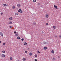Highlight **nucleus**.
I'll return each instance as SVG.
<instances>
[{"label": "nucleus", "mask_w": 61, "mask_h": 61, "mask_svg": "<svg viewBox=\"0 0 61 61\" xmlns=\"http://www.w3.org/2000/svg\"><path fill=\"white\" fill-rule=\"evenodd\" d=\"M21 6V5L20 4H18L17 5V6H18V7H20Z\"/></svg>", "instance_id": "obj_9"}, {"label": "nucleus", "mask_w": 61, "mask_h": 61, "mask_svg": "<svg viewBox=\"0 0 61 61\" xmlns=\"http://www.w3.org/2000/svg\"><path fill=\"white\" fill-rule=\"evenodd\" d=\"M29 55L30 56H32V53H29Z\"/></svg>", "instance_id": "obj_13"}, {"label": "nucleus", "mask_w": 61, "mask_h": 61, "mask_svg": "<svg viewBox=\"0 0 61 61\" xmlns=\"http://www.w3.org/2000/svg\"><path fill=\"white\" fill-rule=\"evenodd\" d=\"M43 43L44 44V45H46V42H45L44 41L43 42Z\"/></svg>", "instance_id": "obj_19"}, {"label": "nucleus", "mask_w": 61, "mask_h": 61, "mask_svg": "<svg viewBox=\"0 0 61 61\" xmlns=\"http://www.w3.org/2000/svg\"><path fill=\"white\" fill-rule=\"evenodd\" d=\"M54 7L56 9H58V8H57V6H56L55 5H54Z\"/></svg>", "instance_id": "obj_2"}, {"label": "nucleus", "mask_w": 61, "mask_h": 61, "mask_svg": "<svg viewBox=\"0 0 61 61\" xmlns=\"http://www.w3.org/2000/svg\"><path fill=\"white\" fill-rule=\"evenodd\" d=\"M58 58H60V57L59 56L58 57Z\"/></svg>", "instance_id": "obj_40"}, {"label": "nucleus", "mask_w": 61, "mask_h": 61, "mask_svg": "<svg viewBox=\"0 0 61 61\" xmlns=\"http://www.w3.org/2000/svg\"><path fill=\"white\" fill-rule=\"evenodd\" d=\"M10 59L11 60H13V58H12V57H10Z\"/></svg>", "instance_id": "obj_15"}, {"label": "nucleus", "mask_w": 61, "mask_h": 61, "mask_svg": "<svg viewBox=\"0 0 61 61\" xmlns=\"http://www.w3.org/2000/svg\"><path fill=\"white\" fill-rule=\"evenodd\" d=\"M2 52L3 53H5V51H2Z\"/></svg>", "instance_id": "obj_18"}, {"label": "nucleus", "mask_w": 61, "mask_h": 61, "mask_svg": "<svg viewBox=\"0 0 61 61\" xmlns=\"http://www.w3.org/2000/svg\"><path fill=\"white\" fill-rule=\"evenodd\" d=\"M0 36H3V34L2 32H0Z\"/></svg>", "instance_id": "obj_1"}, {"label": "nucleus", "mask_w": 61, "mask_h": 61, "mask_svg": "<svg viewBox=\"0 0 61 61\" xmlns=\"http://www.w3.org/2000/svg\"><path fill=\"white\" fill-rule=\"evenodd\" d=\"M17 39H20V37L19 36H18L17 37Z\"/></svg>", "instance_id": "obj_12"}, {"label": "nucleus", "mask_w": 61, "mask_h": 61, "mask_svg": "<svg viewBox=\"0 0 61 61\" xmlns=\"http://www.w3.org/2000/svg\"><path fill=\"white\" fill-rule=\"evenodd\" d=\"M24 46H26V45H27V43L26 42H25L24 43Z\"/></svg>", "instance_id": "obj_11"}, {"label": "nucleus", "mask_w": 61, "mask_h": 61, "mask_svg": "<svg viewBox=\"0 0 61 61\" xmlns=\"http://www.w3.org/2000/svg\"><path fill=\"white\" fill-rule=\"evenodd\" d=\"M59 37H60V38H61V35H60Z\"/></svg>", "instance_id": "obj_36"}, {"label": "nucleus", "mask_w": 61, "mask_h": 61, "mask_svg": "<svg viewBox=\"0 0 61 61\" xmlns=\"http://www.w3.org/2000/svg\"><path fill=\"white\" fill-rule=\"evenodd\" d=\"M3 5L4 6H5V5L6 6H7V5L5 4H3Z\"/></svg>", "instance_id": "obj_22"}, {"label": "nucleus", "mask_w": 61, "mask_h": 61, "mask_svg": "<svg viewBox=\"0 0 61 61\" xmlns=\"http://www.w3.org/2000/svg\"><path fill=\"white\" fill-rule=\"evenodd\" d=\"M15 15H18V13H15Z\"/></svg>", "instance_id": "obj_23"}, {"label": "nucleus", "mask_w": 61, "mask_h": 61, "mask_svg": "<svg viewBox=\"0 0 61 61\" xmlns=\"http://www.w3.org/2000/svg\"><path fill=\"white\" fill-rule=\"evenodd\" d=\"M2 57H5V55L4 54H2L1 55Z\"/></svg>", "instance_id": "obj_3"}, {"label": "nucleus", "mask_w": 61, "mask_h": 61, "mask_svg": "<svg viewBox=\"0 0 61 61\" xmlns=\"http://www.w3.org/2000/svg\"><path fill=\"white\" fill-rule=\"evenodd\" d=\"M53 60H55V58H53Z\"/></svg>", "instance_id": "obj_33"}, {"label": "nucleus", "mask_w": 61, "mask_h": 61, "mask_svg": "<svg viewBox=\"0 0 61 61\" xmlns=\"http://www.w3.org/2000/svg\"><path fill=\"white\" fill-rule=\"evenodd\" d=\"M46 25H48V23H46Z\"/></svg>", "instance_id": "obj_38"}, {"label": "nucleus", "mask_w": 61, "mask_h": 61, "mask_svg": "<svg viewBox=\"0 0 61 61\" xmlns=\"http://www.w3.org/2000/svg\"><path fill=\"white\" fill-rule=\"evenodd\" d=\"M12 24V22L11 21L9 22L8 23V25H10V24Z\"/></svg>", "instance_id": "obj_4"}, {"label": "nucleus", "mask_w": 61, "mask_h": 61, "mask_svg": "<svg viewBox=\"0 0 61 61\" xmlns=\"http://www.w3.org/2000/svg\"><path fill=\"white\" fill-rule=\"evenodd\" d=\"M12 26H10V28H12Z\"/></svg>", "instance_id": "obj_32"}, {"label": "nucleus", "mask_w": 61, "mask_h": 61, "mask_svg": "<svg viewBox=\"0 0 61 61\" xmlns=\"http://www.w3.org/2000/svg\"><path fill=\"white\" fill-rule=\"evenodd\" d=\"M43 33V31H42V33Z\"/></svg>", "instance_id": "obj_42"}, {"label": "nucleus", "mask_w": 61, "mask_h": 61, "mask_svg": "<svg viewBox=\"0 0 61 61\" xmlns=\"http://www.w3.org/2000/svg\"><path fill=\"white\" fill-rule=\"evenodd\" d=\"M3 46H5V43H3Z\"/></svg>", "instance_id": "obj_25"}, {"label": "nucleus", "mask_w": 61, "mask_h": 61, "mask_svg": "<svg viewBox=\"0 0 61 61\" xmlns=\"http://www.w3.org/2000/svg\"><path fill=\"white\" fill-rule=\"evenodd\" d=\"M37 60L36 59H35V61H37Z\"/></svg>", "instance_id": "obj_37"}, {"label": "nucleus", "mask_w": 61, "mask_h": 61, "mask_svg": "<svg viewBox=\"0 0 61 61\" xmlns=\"http://www.w3.org/2000/svg\"><path fill=\"white\" fill-rule=\"evenodd\" d=\"M24 38H22L21 39V41H24Z\"/></svg>", "instance_id": "obj_28"}, {"label": "nucleus", "mask_w": 61, "mask_h": 61, "mask_svg": "<svg viewBox=\"0 0 61 61\" xmlns=\"http://www.w3.org/2000/svg\"><path fill=\"white\" fill-rule=\"evenodd\" d=\"M15 36H18V34H15Z\"/></svg>", "instance_id": "obj_16"}, {"label": "nucleus", "mask_w": 61, "mask_h": 61, "mask_svg": "<svg viewBox=\"0 0 61 61\" xmlns=\"http://www.w3.org/2000/svg\"><path fill=\"white\" fill-rule=\"evenodd\" d=\"M2 14H3V13H1V15H2Z\"/></svg>", "instance_id": "obj_39"}, {"label": "nucleus", "mask_w": 61, "mask_h": 61, "mask_svg": "<svg viewBox=\"0 0 61 61\" xmlns=\"http://www.w3.org/2000/svg\"><path fill=\"white\" fill-rule=\"evenodd\" d=\"M25 53L26 54H27V51H25Z\"/></svg>", "instance_id": "obj_21"}, {"label": "nucleus", "mask_w": 61, "mask_h": 61, "mask_svg": "<svg viewBox=\"0 0 61 61\" xmlns=\"http://www.w3.org/2000/svg\"><path fill=\"white\" fill-rule=\"evenodd\" d=\"M21 11V9H19L18 10V12H20V11Z\"/></svg>", "instance_id": "obj_14"}, {"label": "nucleus", "mask_w": 61, "mask_h": 61, "mask_svg": "<svg viewBox=\"0 0 61 61\" xmlns=\"http://www.w3.org/2000/svg\"><path fill=\"white\" fill-rule=\"evenodd\" d=\"M14 33L15 34H16V31H14Z\"/></svg>", "instance_id": "obj_34"}, {"label": "nucleus", "mask_w": 61, "mask_h": 61, "mask_svg": "<svg viewBox=\"0 0 61 61\" xmlns=\"http://www.w3.org/2000/svg\"><path fill=\"white\" fill-rule=\"evenodd\" d=\"M38 52L39 53H40V52H39V51H38Z\"/></svg>", "instance_id": "obj_35"}, {"label": "nucleus", "mask_w": 61, "mask_h": 61, "mask_svg": "<svg viewBox=\"0 0 61 61\" xmlns=\"http://www.w3.org/2000/svg\"><path fill=\"white\" fill-rule=\"evenodd\" d=\"M20 13H23V11H22V10H21Z\"/></svg>", "instance_id": "obj_29"}, {"label": "nucleus", "mask_w": 61, "mask_h": 61, "mask_svg": "<svg viewBox=\"0 0 61 61\" xmlns=\"http://www.w3.org/2000/svg\"><path fill=\"white\" fill-rule=\"evenodd\" d=\"M13 9H15V6H13Z\"/></svg>", "instance_id": "obj_24"}, {"label": "nucleus", "mask_w": 61, "mask_h": 61, "mask_svg": "<svg viewBox=\"0 0 61 61\" xmlns=\"http://www.w3.org/2000/svg\"><path fill=\"white\" fill-rule=\"evenodd\" d=\"M12 19H13V18H12L11 17H10L9 18V20H12Z\"/></svg>", "instance_id": "obj_8"}, {"label": "nucleus", "mask_w": 61, "mask_h": 61, "mask_svg": "<svg viewBox=\"0 0 61 61\" xmlns=\"http://www.w3.org/2000/svg\"><path fill=\"white\" fill-rule=\"evenodd\" d=\"M51 53L52 54H54V53H55V52L53 50H52L51 51Z\"/></svg>", "instance_id": "obj_7"}, {"label": "nucleus", "mask_w": 61, "mask_h": 61, "mask_svg": "<svg viewBox=\"0 0 61 61\" xmlns=\"http://www.w3.org/2000/svg\"><path fill=\"white\" fill-rule=\"evenodd\" d=\"M53 28L54 29H55V28H56V27L55 26H53Z\"/></svg>", "instance_id": "obj_17"}, {"label": "nucleus", "mask_w": 61, "mask_h": 61, "mask_svg": "<svg viewBox=\"0 0 61 61\" xmlns=\"http://www.w3.org/2000/svg\"><path fill=\"white\" fill-rule=\"evenodd\" d=\"M23 61H25V58H24L22 59Z\"/></svg>", "instance_id": "obj_10"}, {"label": "nucleus", "mask_w": 61, "mask_h": 61, "mask_svg": "<svg viewBox=\"0 0 61 61\" xmlns=\"http://www.w3.org/2000/svg\"><path fill=\"white\" fill-rule=\"evenodd\" d=\"M41 4H40V3H39L38 4V5H40Z\"/></svg>", "instance_id": "obj_30"}, {"label": "nucleus", "mask_w": 61, "mask_h": 61, "mask_svg": "<svg viewBox=\"0 0 61 61\" xmlns=\"http://www.w3.org/2000/svg\"><path fill=\"white\" fill-rule=\"evenodd\" d=\"M1 43V41H0V43Z\"/></svg>", "instance_id": "obj_41"}, {"label": "nucleus", "mask_w": 61, "mask_h": 61, "mask_svg": "<svg viewBox=\"0 0 61 61\" xmlns=\"http://www.w3.org/2000/svg\"><path fill=\"white\" fill-rule=\"evenodd\" d=\"M36 24V23H33V25H35Z\"/></svg>", "instance_id": "obj_31"}, {"label": "nucleus", "mask_w": 61, "mask_h": 61, "mask_svg": "<svg viewBox=\"0 0 61 61\" xmlns=\"http://www.w3.org/2000/svg\"><path fill=\"white\" fill-rule=\"evenodd\" d=\"M43 49L44 50H46V49H47V47H45Z\"/></svg>", "instance_id": "obj_6"}, {"label": "nucleus", "mask_w": 61, "mask_h": 61, "mask_svg": "<svg viewBox=\"0 0 61 61\" xmlns=\"http://www.w3.org/2000/svg\"><path fill=\"white\" fill-rule=\"evenodd\" d=\"M48 16H49V15H46V18H48Z\"/></svg>", "instance_id": "obj_5"}, {"label": "nucleus", "mask_w": 61, "mask_h": 61, "mask_svg": "<svg viewBox=\"0 0 61 61\" xmlns=\"http://www.w3.org/2000/svg\"><path fill=\"white\" fill-rule=\"evenodd\" d=\"M33 1L34 2H35L36 1V0H33Z\"/></svg>", "instance_id": "obj_26"}, {"label": "nucleus", "mask_w": 61, "mask_h": 61, "mask_svg": "<svg viewBox=\"0 0 61 61\" xmlns=\"http://www.w3.org/2000/svg\"><path fill=\"white\" fill-rule=\"evenodd\" d=\"M35 57H37V55H35Z\"/></svg>", "instance_id": "obj_20"}, {"label": "nucleus", "mask_w": 61, "mask_h": 61, "mask_svg": "<svg viewBox=\"0 0 61 61\" xmlns=\"http://www.w3.org/2000/svg\"><path fill=\"white\" fill-rule=\"evenodd\" d=\"M55 36L56 38H57V36Z\"/></svg>", "instance_id": "obj_27"}]
</instances>
